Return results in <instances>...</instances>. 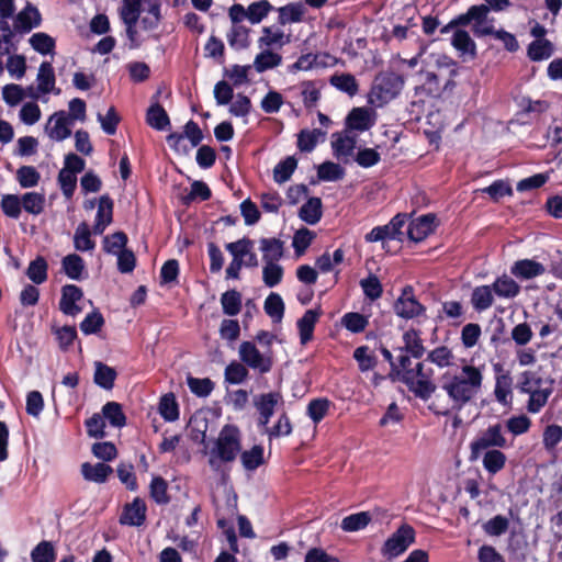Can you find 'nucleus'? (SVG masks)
<instances>
[{
	"label": "nucleus",
	"mask_w": 562,
	"mask_h": 562,
	"mask_svg": "<svg viewBox=\"0 0 562 562\" xmlns=\"http://www.w3.org/2000/svg\"><path fill=\"white\" fill-rule=\"evenodd\" d=\"M241 451V434L236 425L226 424L221 429L214 447L210 451L209 465L218 471L222 463H231Z\"/></svg>",
	"instance_id": "1"
},
{
	"label": "nucleus",
	"mask_w": 562,
	"mask_h": 562,
	"mask_svg": "<svg viewBox=\"0 0 562 562\" xmlns=\"http://www.w3.org/2000/svg\"><path fill=\"white\" fill-rule=\"evenodd\" d=\"M481 382L482 374L480 370L472 366H465L462 375L453 376L442 387L457 404H464L476 394Z\"/></svg>",
	"instance_id": "2"
},
{
	"label": "nucleus",
	"mask_w": 562,
	"mask_h": 562,
	"mask_svg": "<svg viewBox=\"0 0 562 562\" xmlns=\"http://www.w3.org/2000/svg\"><path fill=\"white\" fill-rule=\"evenodd\" d=\"M488 7L471 5L465 13L453 18L447 25L440 29L441 34H448L453 29L472 25L474 36L492 35V25L487 23Z\"/></svg>",
	"instance_id": "3"
},
{
	"label": "nucleus",
	"mask_w": 562,
	"mask_h": 562,
	"mask_svg": "<svg viewBox=\"0 0 562 562\" xmlns=\"http://www.w3.org/2000/svg\"><path fill=\"white\" fill-rule=\"evenodd\" d=\"M403 86L402 76L393 71L380 72L373 80L369 102L375 106H382L396 98Z\"/></svg>",
	"instance_id": "4"
},
{
	"label": "nucleus",
	"mask_w": 562,
	"mask_h": 562,
	"mask_svg": "<svg viewBox=\"0 0 562 562\" xmlns=\"http://www.w3.org/2000/svg\"><path fill=\"white\" fill-rule=\"evenodd\" d=\"M408 221L407 214L397 213L386 225L375 226L364 236L367 243H382V248L386 249L389 240H404L403 227Z\"/></svg>",
	"instance_id": "5"
},
{
	"label": "nucleus",
	"mask_w": 562,
	"mask_h": 562,
	"mask_svg": "<svg viewBox=\"0 0 562 562\" xmlns=\"http://www.w3.org/2000/svg\"><path fill=\"white\" fill-rule=\"evenodd\" d=\"M415 529L403 524L387 540L384 542L381 552L384 557L396 558L407 550L415 542Z\"/></svg>",
	"instance_id": "6"
},
{
	"label": "nucleus",
	"mask_w": 562,
	"mask_h": 562,
	"mask_svg": "<svg viewBox=\"0 0 562 562\" xmlns=\"http://www.w3.org/2000/svg\"><path fill=\"white\" fill-rule=\"evenodd\" d=\"M239 358L247 367L261 374L270 372L273 366L272 356L260 352L252 341L240 344Z\"/></svg>",
	"instance_id": "7"
},
{
	"label": "nucleus",
	"mask_w": 562,
	"mask_h": 562,
	"mask_svg": "<svg viewBox=\"0 0 562 562\" xmlns=\"http://www.w3.org/2000/svg\"><path fill=\"white\" fill-rule=\"evenodd\" d=\"M395 314L404 319H413L422 316L426 312V307L415 297L412 285L403 288L401 295L393 305Z\"/></svg>",
	"instance_id": "8"
},
{
	"label": "nucleus",
	"mask_w": 562,
	"mask_h": 562,
	"mask_svg": "<svg viewBox=\"0 0 562 562\" xmlns=\"http://www.w3.org/2000/svg\"><path fill=\"white\" fill-rule=\"evenodd\" d=\"M470 460L476 461L483 457V465L488 473H492V426H488L481 436L476 437L470 445Z\"/></svg>",
	"instance_id": "9"
},
{
	"label": "nucleus",
	"mask_w": 562,
	"mask_h": 562,
	"mask_svg": "<svg viewBox=\"0 0 562 562\" xmlns=\"http://www.w3.org/2000/svg\"><path fill=\"white\" fill-rule=\"evenodd\" d=\"M280 402H282V395L279 392L262 393L254 397V406L259 413V427H266L269 424Z\"/></svg>",
	"instance_id": "10"
},
{
	"label": "nucleus",
	"mask_w": 562,
	"mask_h": 562,
	"mask_svg": "<svg viewBox=\"0 0 562 562\" xmlns=\"http://www.w3.org/2000/svg\"><path fill=\"white\" fill-rule=\"evenodd\" d=\"M436 215L428 213L409 222L407 227V237L409 240L419 243L426 239L436 231Z\"/></svg>",
	"instance_id": "11"
},
{
	"label": "nucleus",
	"mask_w": 562,
	"mask_h": 562,
	"mask_svg": "<svg viewBox=\"0 0 562 562\" xmlns=\"http://www.w3.org/2000/svg\"><path fill=\"white\" fill-rule=\"evenodd\" d=\"M146 503L135 497L132 503L124 506L119 522L124 526L140 527L146 521Z\"/></svg>",
	"instance_id": "12"
},
{
	"label": "nucleus",
	"mask_w": 562,
	"mask_h": 562,
	"mask_svg": "<svg viewBox=\"0 0 562 562\" xmlns=\"http://www.w3.org/2000/svg\"><path fill=\"white\" fill-rule=\"evenodd\" d=\"M15 31L19 34H27L42 23L41 12L32 3H27L14 18Z\"/></svg>",
	"instance_id": "13"
},
{
	"label": "nucleus",
	"mask_w": 562,
	"mask_h": 562,
	"mask_svg": "<svg viewBox=\"0 0 562 562\" xmlns=\"http://www.w3.org/2000/svg\"><path fill=\"white\" fill-rule=\"evenodd\" d=\"M83 297V291L76 284H66L61 288V297L59 301V310L69 316H76L81 313L82 308L77 302Z\"/></svg>",
	"instance_id": "14"
},
{
	"label": "nucleus",
	"mask_w": 562,
	"mask_h": 562,
	"mask_svg": "<svg viewBox=\"0 0 562 562\" xmlns=\"http://www.w3.org/2000/svg\"><path fill=\"white\" fill-rule=\"evenodd\" d=\"M400 380L412 391L416 397L427 401L436 391V385L431 382L430 376L413 379L411 371L403 372Z\"/></svg>",
	"instance_id": "15"
},
{
	"label": "nucleus",
	"mask_w": 562,
	"mask_h": 562,
	"mask_svg": "<svg viewBox=\"0 0 562 562\" xmlns=\"http://www.w3.org/2000/svg\"><path fill=\"white\" fill-rule=\"evenodd\" d=\"M160 91L153 95V104L147 109L146 123L156 131H166L170 127V119L164 106L158 102Z\"/></svg>",
	"instance_id": "16"
},
{
	"label": "nucleus",
	"mask_w": 562,
	"mask_h": 562,
	"mask_svg": "<svg viewBox=\"0 0 562 562\" xmlns=\"http://www.w3.org/2000/svg\"><path fill=\"white\" fill-rule=\"evenodd\" d=\"M323 311L321 306L305 311L303 316L297 319L296 326L299 329L301 345H306L313 339L315 325L322 316Z\"/></svg>",
	"instance_id": "17"
},
{
	"label": "nucleus",
	"mask_w": 562,
	"mask_h": 562,
	"mask_svg": "<svg viewBox=\"0 0 562 562\" xmlns=\"http://www.w3.org/2000/svg\"><path fill=\"white\" fill-rule=\"evenodd\" d=\"M371 110L364 106L353 108L347 115L345 124L347 130L364 132L374 125Z\"/></svg>",
	"instance_id": "18"
},
{
	"label": "nucleus",
	"mask_w": 562,
	"mask_h": 562,
	"mask_svg": "<svg viewBox=\"0 0 562 562\" xmlns=\"http://www.w3.org/2000/svg\"><path fill=\"white\" fill-rule=\"evenodd\" d=\"M80 472L86 481L102 484L108 481L109 476L113 473V469L104 462L95 464L85 462L81 464Z\"/></svg>",
	"instance_id": "19"
},
{
	"label": "nucleus",
	"mask_w": 562,
	"mask_h": 562,
	"mask_svg": "<svg viewBox=\"0 0 562 562\" xmlns=\"http://www.w3.org/2000/svg\"><path fill=\"white\" fill-rule=\"evenodd\" d=\"M403 342L404 346L398 348L401 352H406L415 359H420L424 356L426 350L419 330L414 328L406 330L403 334Z\"/></svg>",
	"instance_id": "20"
},
{
	"label": "nucleus",
	"mask_w": 562,
	"mask_h": 562,
	"mask_svg": "<svg viewBox=\"0 0 562 562\" xmlns=\"http://www.w3.org/2000/svg\"><path fill=\"white\" fill-rule=\"evenodd\" d=\"M260 250L263 262H278L284 256V243L276 237L261 238Z\"/></svg>",
	"instance_id": "21"
},
{
	"label": "nucleus",
	"mask_w": 562,
	"mask_h": 562,
	"mask_svg": "<svg viewBox=\"0 0 562 562\" xmlns=\"http://www.w3.org/2000/svg\"><path fill=\"white\" fill-rule=\"evenodd\" d=\"M117 376V372L114 368L101 362L97 361L94 363V374H93V382L106 390L110 391L114 387V383Z\"/></svg>",
	"instance_id": "22"
},
{
	"label": "nucleus",
	"mask_w": 562,
	"mask_h": 562,
	"mask_svg": "<svg viewBox=\"0 0 562 562\" xmlns=\"http://www.w3.org/2000/svg\"><path fill=\"white\" fill-rule=\"evenodd\" d=\"M300 218L310 224H317L323 216V204L321 198H310L299 211Z\"/></svg>",
	"instance_id": "23"
},
{
	"label": "nucleus",
	"mask_w": 562,
	"mask_h": 562,
	"mask_svg": "<svg viewBox=\"0 0 562 562\" xmlns=\"http://www.w3.org/2000/svg\"><path fill=\"white\" fill-rule=\"evenodd\" d=\"M52 122H54V126L48 132L50 138L61 142L71 135V130L68 126L70 120L64 111L54 113L49 117V123Z\"/></svg>",
	"instance_id": "24"
},
{
	"label": "nucleus",
	"mask_w": 562,
	"mask_h": 562,
	"mask_svg": "<svg viewBox=\"0 0 562 562\" xmlns=\"http://www.w3.org/2000/svg\"><path fill=\"white\" fill-rule=\"evenodd\" d=\"M464 307L459 301H445L437 318L440 321L451 319L453 325H460L464 321Z\"/></svg>",
	"instance_id": "25"
},
{
	"label": "nucleus",
	"mask_w": 562,
	"mask_h": 562,
	"mask_svg": "<svg viewBox=\"0 0 562 562\" xmlns=\"http://www.w3.org/2000/svg\"><path fill=\"white\" fill-rule=\"evenodd\" d=\"M61 267L65 274L71 280H81L85 271V261L77 254H70L63 258Z\"/></svg>",
	"instance_id": "26"
},
{
	"label": "nucleus",
	"mask_w": 562,
	"mask_h": 562,
	"mask_svg": "<svg viewBox=\"0 0 562 562\" xmlns=\"http://www.w3.org/2000/svg\"><path fill=\"white\" fill-rule=\"evenodd\" d=\"M249 33L250 29L240 24H234L227 33L229 46L236 50L248 48L250 46Z\"/></svg>",
	"instance_id": "27"
},
{
	"label": "nucleus",
	"mask_w": 562,
	"mask_h": 562,
	"mask_svg": "<svg viewBox=\"0 0 562 562\" xmlns=\"http://www.w3.org/2000/svg\"><path fill=\"white\" fill-rule=\"evenodd\" d=\"M282 63V56L278 53H274L270 49H263L254 60V68L257 72L261 74L269 69H273L280 66Z\"/></svg>",
	"instance_id": "28"
},
{
	"label": "nucleus",
	"mask_w": 562,
	"mask_h": 562,
	"mask_svg": "<svg viewBox=\"0 0 562 562\" xmlns=\"http://www.w3.org/2000/svg\"><path fill=\"white\" fill-rule=\"evenodd\" d=\"M265 449L261 445H255L251 449L240 451V462L245 470L255 471L265 463Z\"/></svg>",
	"instance_id": "29"
},
{
	"label": "nucleus",
	"mask_w": 562,
	"mask_h": 562,
	"mask_svg": "<svg viewBox=\"0 0 562 562\" xmlns=\"http://www.w3.org/2000/svg\"><path fill=\"white\" fill-rule=\"evenodd\" d=\"M29 43L31 47L41 55H53L56 48V41L44 32L34 33Z\"/></svg>",
	"instance_id": "30"
},
{
	"label": "nucleus",
	"mask_w": 562,
	"mask_h": 562,
	"mask_svg": "<svg viewBox=\"0 0 562 562\" xmlns=\"http://www.w3.org/2000/svg\"><path fill=\"white\" fill-rule=\"evenodd\" d=\"M158 412L166 422H175L179 418V405L173 393L170 392L160 397Z\"/></svg>",
	"instance_id": "31"
},
{
	"label": "nucleus",
	"mask_w": 562,
	"mask_h": 562,
	"mask_svg": "<svg viewBox=\"0 0 562 562\" xmlns=\"http://www.w3.org/2000/svg\"><path fill=\"white\" fill-rule=\"evenodd\" d=\"M331 147L336 157L350 156L356 148V137L336 132L331 135Z\"/></svg>",
	"instance_id": "32"
},
{
	"label": "nucleus",
	"mask_w": 562,
	"mask_h": 562,
	"mask_svg": "<svg viewBox=\"0 0 562 562\" xmlns=\"http://www.w3.org/2000/svg\"><path fill=\"white\" fill-rule=\"evenodd\" d=\"M329 83L350 97L356 95L359 91L358 81L351 74L333 75L329 79Z\"/></svg>",
	"instance_id": "33"
},
{
	"label": "nucleus",
	"mask_w": 562,
	"mask_h": 562,
	"mask_svg": "<svg viewBox=\"0 0 562 562\" xmlns=\"http://www.w3.org/2000/svg\"><path fill=\"white\" fill-rule=\"evenodd\" d=\"M369 512H359L346 516L340 524V528L346 532H355L364 529L371 521Z\"/></svg>",
	"instance_id": "34"
},
{
	"label": "nucleus",
	"mask_w": 562,
	"mask_h": 562,
	"mask_svg": "<svg viewBox=\"0 0 562 562\" xmlns=\"http://www.w3.org/2000/svg\"><path fill=\"white\" fill-rule=\"evenodd\" d=\"M513 273L524 279H531L544 273V267L535 260H520L513 267Z\"/></svg>",
	"instance_id": "35"
},
{
	"label": "nucleus",
	"mask_w": 562,
	"mask_h": 562,
	"mask_svg": "<svg viewBox=\"0 0 562 562\" xmlns=\"http://www.w3.org/2000/svg\"><path fill=\"white\" fill-rule=\"evenodd\" d=\"M48 263L43 256H37L29 263L27 278L35 284H42L47 280Z\"/></svg>",
	"instance_id": "36"
},
{
	"label": "nucleus",
	"mask_w": 562,
	"mask_h": 562,
	"mask_svg": "<svg viewBox=\"0 0 562 562\" xmlns=\"http://www.w3.org/2000/svg\"><path fill=\"white\" fill-rule=\"evenodd\" d=\"M74 246L79 251H90L94 249L95 243L91 238V231L86 222L77 226L74 235Z\"/></svg>",
	"instance_id": "37"
},
{
	"label": "nucleus",
	"mask_w": 562,
	"mask_h": 562,
	"mask_svg": "<svg viewBox=\"0 0 562 562\" xmlns=\"http://www.w3.org/2000/svg\"><path fill=\"white\" fill-rule=\"evenodd\" d=\"M37 90L41 93H49L56 82L55 72L52 64L49 61H43L40 66L37 74Z\"/></svg>",
	"instance_id": "38"
},
{
	"label": "nucleus",
	"mask_w": 562,
	"mask_h": 562,
	"mask_svg": "<svg viewBox=\"0 0 562 562\" xmlns=\"http://www.w3.org/2000/svg\"><path fill=\"white\" fill-rule=\"evenodd\" d=\"M102 414L110 425L116 428H122L126 425V416L123 412L122 405L117 402H108L102 407Z\"/></svg>",
	"instance_id": "39"
},
{
	"label": "nucleus",
	"mask_w": 562,
	"mask_h": 562,
	"mask_svg": "<svg viewBox=\"0 0 562 562\" xmlns=\"http://www.w3.org/2000/svg\"><path fill=\"white\" fill-rule=\"evenodd\" d=\"M297 167V160L294 156H288L279 161L273 169V180L277 183H283L290 180Z\"/></svg>",
	"instance_id": "40"
},
{
	"label": "nucleus",
	"mask_w": 562,
	"mask_h": 562,
	"mask_svg": "<svg viewBox=\"0 0 562 562\" xmlns=\"http://www.w3.org/2000/svg\"><path fill=\"white\" fill-rule=\"evenodd\" d=\"M278 22L281 25L299 23L303 20L304 8L301 3H289L278 9Z\"/></svg>",
	"instance_id": "41"
},
{
	"label": "nucleus",
	"mask_w": 562,
	"mask_h": 562,
	"mask_svg": "<svg viewBox=\"0 0 562 562\" xmlns=\"http://www.w3.org/2000/svg\"><path fill=\"white\" fill-rule=\"evenodd\" d=\"M331 406V402L327 397H318L310 401L307 405V416L314 424L321 423Z\"/></svg>",
	"instance_id": "42"
},
{
	"label": "nucleus",
	"mask_w": 562,
	"mask_h": 562,
	"mask_svg": "<svg viewBox=\"0 0 562 562\" xmlns=\"http://www.w3.org/2000/svg\"><path fill=\"white\" fill-rule=\"evenodd\" d=\"M325 132L319 128L302 130L297 134V148L303 153H311L318 143L319 136H325Z\"/></svg>",
	"instance_id": "43"
},
{
	"label": "nucleus",
	"mask_w": 562,
	"mask_h": 562,
	"mask_svg": "<svg viewBox=\"0 0 562 562\" xmlns=\"http://www.w3.org/2000/svg\"><path fill=\"white\" fill-rule=\"evenodd\" d=\"M221 304L225 315L235 316L241 310V294L237 290H228L222 294Z\"/></svg>",
	"instance_id": "44"
},
{
	"label": "nucleus",
	"mask_w": 562,
	"mask_h": 562,
	"mask_svg": "<svg viewBox=\"0 0 562 562\" xmlns=\"http://www.w3.org/2000/svg\"><path fill=\"white\" fill-rule=\"evenodd\" d=\"M149 495L157 504H168L170 496L168 495L167 481L161 476H154L149 484Z\"/></svg>",
	"instance_id": "45"
},
{
	"label": "nucleus",
	"mask_w": 562,
	"mask_h": 562,
	"mask_svg": "<svg viewBox=\"0 0 562 562\" xmlns=\"http://www.w3.org/2000/svg\"><path fill=\"white\" fill-rule=\"evenodd\" d=\"M284 269L278 262H265L262 268V281L266 286L274 288L281 283Z\"/></svg>",
	"instance_id": "46"
},
{
	"label": "nucleus",
	"mask_w": 562,
	"mask_h": 562,
	"mask_svg": "<svg viewBox=\"0 0 562 562\" xmlns=\"http://www.w3.org/2000/svg\"><path fill=\"white\" fill-rule=\"evenodd\" d=\"M263 308L267 315L272 319L280 322L284 315V302L280 294L271 292L263 304Z\"/></svg>",
	"instance_id": "47"
},
{
	"label": "nucleus",
	"mask_w": 562,
	"mask_h": 562,
	"mask_svg": "<svg viewBox=\"0 0 562 562\" xmlns=\"http://www.w3.org/2000/svg\"><path fill=\"white\" fill-rule=\"evenodd\" d=\"M552 393V382L544 381V387L539 391L531 390L530 398L528 402V411L537 413L543 407Z\"/></svg>",
	"instance_id": "48"
},
{
	"label": "nucleus",
	"mask_w": 562,
	"mask_h": 562,
	"mask_svg": "<svg viewBox=\"0 0 562 562\" xmlns=\"http://www.w3.org/2000/svg\"><path fill=\"white\" fill-rule=\"evenodd\" d=\"M104 317L99 310H93L87 314L83 321L80 323V330L85 335L98 334L104 326Z\"/></svg>",
	"instance_id": "49"
},
{
	"label": "nucleus",
	"mask_w": 562,
	"mask_h": 562,
	"mask_svg": "<svg viewBox=\"0 0 562 562\" xmlns=\"http://www.w3.org/2000/svg\"><path fill=\"white\" fill-rule=\"evenodd\" d=\"M128 243L127 235L122 232H115L109 236H105L103 239V250L108 254L117 255L119 251L123 249H127L126 245Z\"/></svg>",
	"instance_id": "50"
},
{
	"label": "nucleus",
	"mask_w": 562,
	"mask_h": 562,
	"mask_svg": "<svg viewBox=\"0 0 562 562\" xmlns=\"http://www.w3.org/2000/svg\"><path fill=\"white\" fill-rule=\"evenodd\" d=\"M341 324L347 330L359 334L367 328L369 321L367 316L358 312H349L342 316Z\"/></svg>",
	"instance_id": "51"
},
{
	"label": "nucleus",
	"mask_w": 562,
	"mask_h": 562,
	"mask_svg": "<svg viewBox=\"0 0 562 562\" xmlns=\"http://www.w3.org/2000/svg\"><path fill=\"white\" fill-rule=\"evenodd\" d=\"M345 176V169L336 162L325 161L317 168V177L322 181H337Z\"/></svg>",
	"instance_id": "52"
},
{
	"label": "nucleus",
	"mask_w": 562,
	"mask_h": 562,
	"mask_svg": "<svg viewBox=\"0 0 562 562\" xmlns=\"http://www.w3.org/2000/svg\"><path fill=\"white\" fill-rule=\"evenodd\" d=\"M301 95L303 98L304 106L307 110L316 106L317 102L321 99L319 88L316 86V82L313 80H305L301 82Z\"/></svg>",
	"instance_id": "53"
},
{
	"label": "nucleus",
	"mask_w": 562,
	"mask_h": 562,
	"mask_svg": "<svg viewBox=\"0 0 562 562\" xmlns=\"http://www.w3.org/2000/svg\"><path fill=\"white\" fill-rule=\"evenodd\" d=\"M452 46L462 54H474L475 43L470 34L462 29H457L451 38Z\"/></svg>",
	"instance_id": "54"
},
{
	"label": "nucleus",
	"mask_w": 562,
	"mask_h": 562,
	"mask_svg": "<svg viewBox=\"0 0 562 562\" xmlns=\"http://www.w3.org/2000/svg\"><path fill=\"white\" fill-rule=\"evenodd\" d=\"M552 53L553 46L548 40H536L528 47V56L535 61L547 59Z\"/></svg>",
	"instance_id": "55"
},
{
	"label": "nucleus",
	"mask_w": 562,
	"mask_h": 562,
	"mask_svg": "<svg viewBox=\"0 0 562 562\" xmlns=\"http://www.w3.org/2000/svg\"><path fill=\"white\" fill-rule=\"evenodd\" d=\"M369 351L370 349L368 346H360L353 351V358L358 362L359 370L361 372L373 370L378 364L376 357Z\"/></svg>",
	"instance_id": "56"
},
{
	"label": "nucleus",
	"mask_w": 562,
	"mask_h": 562,
	"mask_svg": "<svg viewBox=\"0 0 562 562\" xmlns=\"http://www.w3.org/2000/svg\"><path fill=\"white\" fill-rule=\"evenodd\" d=\"M31 559L32 562H55L56 551L53 543L46 540L41 541L31 551Z\"/></svg>",
	"instance_id": "57"
},
{
	"label": "nucleus",
	"mask_w": 562,
	"mask_h": 562,
	"mask_svg": "<svg viewBox=\"0 0 562 562\" xmlns=\"http://www.w3.org/2000/svg\"><path fill=\"white\" fill-rule=\"evenodd\" d=\"M471 303L476 311H484L492 304V285L476 286L471 296Z\"/></svg>",
	"instance_id": "58"
},
{
	"label": "nucleus",
	"mask_w": 562,
	"mask_h": 562,
	"mask_svg": "<svg viewBox=\"0 0 562 562\" xmlns=\"http://www.w3.org/2000/svg\"><path fill=\"white\" fill-rule=\"evenodd\" d=\"M272 9L273 7L268 0L252 2L247 8L248 20L252 24L260 23Z\"/></svg>",
	"instance_id": "59"
},
{
	"label": "nucleus",
	"mask_w": 562,
	"mask_h": 562,
	"mask_svg": "<svg viewBox=\"0 0 562 562\" xmlns=\"http://www.w3.org/2000/svg\"><path fill=\"white\" fill-rule=\"evenodd\" d=\"M225 249L232 255L234 259L244 260L247 254L254 249V240L249 237H243L236 241L227 243Z\"/></svg>",
	"instance_id": "60"
},
{
	"label": "nucleus",
	"mask_w": 562,
	"mask_h": 562,
	"mask_svg": "<svg viewBox=\"0 0 562 562\" xmlns=\"http://www.w3.org/2000/svg\"><path fill=\"white\" fill-rule=\"evenodd\" d=\"M360 286L364 293V295L371 300L375 301L382 296L383 286L381 281L375 274H369L368 278L362 279L360 281Z\"/></svg>",
	"instance_id": "61"
},
{
	"label": "nucleus",
	"mask_w": 562,
	"mask_h": 562,
	"mask_svg": "<svg viewBox=\"0 0 562 562\" xmlns=\"http://www.w3.org/2000/svg\"><path fill=\"white\" fill-rule=\"evenodd\" d=\"M16 179L22 188H33L38 184L41 175L33 166H21L16 171Z\"/></svg>",
	"instance_id": "62"
},
{
	"label": "nucleus",
	"mask_w": 562,
	"mask_h": 562,
	"mask_svg": "<svg viewBox=\"0 0 562 562\" xmlns=\"http://www.w3.org/2000/svg\"><path fill=\"white\" fill-rule=\"evenodd\" d=\"M512 384L513 381L508 375L497 376L494 393L499 403L508 405L512 402Z\"/></svg>",
	"instance_id": "63"
},
{
	"label": "nucleus",
	"mask_w": 562,
	"mask_h": 562,
	"mask_svg": "<svg viewBox=\"0 0 562 562\" xmlns=\"http://www.w3.org/2000/svg\"><path fill=\"white\" fill-rule=\"evenodd\" d=\"M23 209L31 214L37 215L43 211L45 198L37 192H26L22 196Z\"/></svg>",
	"instance_id": "64"
}]
</instances>
